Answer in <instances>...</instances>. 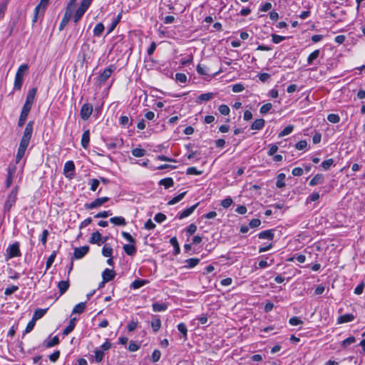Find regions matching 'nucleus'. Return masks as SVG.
Listing matches in <instances>:
<instances>
[{
  "mask_svg": "<svg viewBox=\"0 0 365 365\" xmlns=\"http://www.w3.org/2000/svg\"><path fill=\"white\" fill-rule=\"evenodd\" d=\"M289 322L292 326H297L303 323L300 318L298 317H293L290 318Z\"/></svg>",
  "mask_w": 365,
  "mask_h": 365,
  "instance_id": "obj_57",
  "label": "nucleus"
},
{
  "mask_svg": "<svg viewBox=\"0 0 365 365\" xmlns=\"http://www.w3.org/2000/svg\"><path fill=\"white\" fill-rule=\"evenodd\" d=\"M102 254L104 257H110L113 255V249L108 246V245H106L102 249Z\"/></svg>",
  "mask_w": 365,
  "mask_h": 365,
  "instance_id": "obj_40",
  "label": "nucleus"
},
{
  "mask_svg": "<svg viewBox=\"0 0 365 365\" xmlns=\"http://www.w3.org/2000/svg\"><path fill=\"white\" fill-rule=\"evenodd\" d=\"M197 206H198V203H196L194 205H192L188 208H186L182 212L179 213L178 218L180 220H182L185 217L190 216L195 211V210L197 208Z\"/></svg>",
  "mask_w": 365,
  "mask_h": 365,
  "instance_id": "obj_13",
  "label": "nucleus"
},
{
  "mask_svg": "<svg viewBox=\"0 0 365 365\" xmlns=\"http://www.w3.org/2000/svg\"><path fill=\"white\" fill-rule=\"evenodd\" d=\"M116 275L114 270L106 268L102 273V278L104 282H110L113 280Z\"/></svg>",
  "mask_w": 365,
  "mask_h": 365,
  "instance_id": "obj_12",
  "label": "nucleus"
},
{
  "mask_svg": "<svg viewBox=\"0 0 365 365\" xmlns=\"http://www.w3.org/2000/svg\"><path fill=\"white\" fill-rule=\"evenodd\" d=\"M274 235L273 230H267L259 232L258 235V237L259 239H267L272 240L274 238Z\"/></svg>",
  "mask_w": 365,
  "mask_h": 365,
  "instance_id": "obj_18",
  "label": "nucleus"
},
{
  "mask_svg": "<svg viewBox=\"0 0 365 365\" xmlns=\"http://www.w3.org/2000/svg\"><path fill=\"white\" fill-rule=\"evenodd\" d=\"M285 36H279L277 34H272V41L274 43H279L285 39Z\"/></svg>",
  "mask_w": 365,
  "mask_h": 365,
  "instance_id": "obj_58",
  "label": "nucleus"
},
{
  "mask_svg": "<svg viewBox=\"0 0 365 365\" xmlns=\"http://www.w3.org/2000/svg\"><path fill=\"white\" fill-rule=\"evenodd\" d=\"M93 110V106L91 103H84L80 110L81 118L84 120H88L91 115Z\"/></svg>",
  "mask_w": 365,
  "mask_h": 365,
  "instance_id": "obj_6",
  "label": "nucleus"
},
{
  "mask_svg": "<svg viewBox=\"0 0 365 365\" xmlns=\"http://www.w3.org/2000/svg\"><path fill=\"white\" fill-rule=\"evenodd\" d=\"M186 194V192H183L179 195H178L177 196H175V197H173V199H171L168 202V205H175L176 204L177 202H180L183 197Z\"/></svg>",
  "mask_w": 365,
  "mask_h": 365,
  "instance_id": "obj_37",
  "label": "nucleus"
},
{
  "mask_svg": "<svg viewBox=\"0 0 365 365\" xmlns=\"http://www.w3.org/2000/svg\"><path fill=\"white\" fill-rule=\"evenodd\" d=\"M285 178L286 175L284 173H279L277 176V182H276V186L278 188H283L285 187Z\"/></svg>",
  "mask_w": 365,
  "mask_h": 365,
  "instance_id": "obj_19",
  "label": "nucleus"
},
{
  "mask_svg": "<svg viewBox=\"0 0 365 365\" xmlns=\"http://www.w3.org/2000/svg\"><path fill=\"white\" fill-rule=\"evenodd\" d=\"M319 50H315L311 53L307 58V63L309 65L312 64L313 61L319 57Z\"/></svg>",
  "mask_w": 365,
  "mask_h": 365,
  "instance_id": "obj_34",
  "label": "nucleus"
},
{
  "mask_svg": "<svg viewBox=\"0 0 365 365\" xmlns=\"http://www.w3.org/2000/svg\"><path fill=\"white\" fill-rule=\"evenodd\" d=\"M202 173V171L198 170L195 167H189L186 170L187 175H200Z\"/></svg>",
  "mask_w": 365,
  "mask_h": 365,
  "instance_id": "obj_45",
  "label": "nucleus"
},
{
  "mask_svg": "<svg viewBox=\"0 0 365 365\" xmlns=\"http://www.w3.org/2000/svg\"><path fill=\"white\" fill-rule=\"evenodd\" d=\"M75 164L72 160L67 161L63 168V173L68 179H72L74 176Z\"/></svg>",
  "mask_w": 365,
  "mask_h": 365,
  "instance_id": "obj_7",
  "label": "nucleus"
},
{
  "mask_svg": "<svg viewBox=\"0 0 365 365\" xmlns=\"http://www.w3.org/2000/svg\"><path fill=\"white\" fill-rule=\"evenodd\" d=\"M89 143H90V131H89V130H86L83 132V133L82 135L81 144L84 149H87L89 145Z\"/></svg>",
  "mask_w": 365,
  "mask_h": 365,
  "instance_id": "obj_14",
  "label": "nucleus"
},
{
  "mask_svg": "<svg viewBox=\"0 0 365 365\" xmlns=\"http://www.w3.org/2000/svg\"><path fill=\"white\" fill-rule=\"evenodd\" d=\"M7 349L9 351L14 350V354L13 355L16 356L19 354H24V351L22 346V344H7Z\"/></svg>",
  "mask_w": 365,
  "mask_h": 365,
  "instance_id": "obj_11",
  "label": "nucleus"
},
{
  "mask_svg": "<svg viewBox=\"0 0 365 365\" xmlns=\"http://www.w3.org/2000/svg\"><path fill=\"white\" fill-rule=\"evenodd\" d=\"M161 353L158 349H155L151 356V361L153 363L158 361L160 359Z\"/></svg>",
  "mask_w": 365,
  "mask_h": 365,
  "instance_id": "obj_48",
  "label": "nucleus"
},
{
  "mask_svg": "<svg viewBox=\"0 0 365 365\" xmlns=\"http://www.w3.org/2000/svg\"><path fill=\"white\" fill-rule=\"evenodd\" d=\"M71 19V16H68V14H65L63 15V17L61 20V22L59 25V30L60 31H62L65 26L67 25V24L69 22L70 19Z\"/></svg>",
  "mask_w": 365,
  "mask_h": 365,
  "instance_id": "obj_39",
  "label": "nucleus"
},
{
  "mask_svg": "<svg viewBox=\"0 0 365 365\" xmlns=\"http://www.w3.org/2000/svg\"><path fill=\"white\" fill-rule=\"evenodd\" d=\"M333 159L330 158L322 162V167L324 170H328L333 164Z\"/></svg>",
  "mask_w": 365,
  "mask_h": 365,
  "instance_id": "obj_62",
  "label": "nucleus"
},
{
  "mask_svg": "<svg viewBox=\"0 0 365 365\" xmlns=\"http://www.w3.org/2000/svg\"><path fill=\"white\" fill-rule=\"evenodd\" d=\"M115 65H110L106 68L102 73H100L98 81L100 83H105L111 76L112 73L115 70Z\"/></svg>",
  "mask_w": 365,
  "mask_h": 365,
  "instance_id": "obj_4",
  "label": "nucleus"
},
{
  "mask_svg": "<svg viewBox=\"0 0 365 365\" xmlns=\"http://www.w3.org/2000/svg\"><path fill=\"white\" fill-rule=\"evenodd\" d=\"M104 29V25L102 23L97 24L93 29V35L95 36H100L103 32Z\"/></svg>",
  "mask_w": 365,
  "mask_h": 365,
  "instance_id": "obj_33",
  "label": "nucleus"
},
{
  "mask_svg": "<svg viewBox=\"0 0 365 365\" xmlns=\"http://www.w3.org/2000/svg\"><path fill=\"white\" fill-rule=\"evenodd\" d=\"M153 310L155 312H164L168 309L165 303L155 302L152 304Z\"/></svg>",
  "mask_w": 365,
  "mask_h": 365,
  "instance_id": "obj_21",
  "label": "nucleus"
},
{
  "mask_svg": "<svg viewBox=\"0 0 365 365\" xmlns=\"http://www.w3.org/2000/svg\"><path fill=\"white\" fill-rule=\"evenodd\" d=\"M75 320L76 319H71L69 322V324L63 329L62 334L68 335L70 332H71L75 327Z\"/></svg>",
  "mask_w": 365,
  "mask_h": 365,
  "instance_id": "obj_31",
  "label": "nucleus"
},
{
  "mask_svg": "<svg viewBox=\"0 0 365 365\" xmlns=\"http://www.w3.org/2000/svg\"><path fill=\"white\" fill-rule=\"evenodd\" d=\"M31 109V107L24 105L19 119V122H18V125L19 127H21L24 125Z\"/></svg>",
  "mask_w": 365,
  "mask_h": 365,
  "instance_id": "obj_8",
  "label": "nucleus"
},
{
  "mask_svg": "<svg viewBox=\"0 0 365 365\" xmlns=\"http://www.w3.org/2000/svg\"><path fill=\"white\" fill-rule=\"evenodd\" d=\"M101 234L98 232V231H96L95 232H93L89 240V242L91 243V244H100V242L101 240Z\"/></svg>",
  "mask_w": 365,
  "mask_h": 365,
  "instance_id": "obj_26",
  "label": "nucleus"
},
{
  "mask_svg": "<svg viewBox=\"0 0 365 365\" xmlns=\"http://www.w3.org/2000/svg\"><path fill=\"white\" fill-rule=\"evenodd\" d=\"M88 246H83L81 247L75 248L73 258L76 259H81L88 252Z\"/></svg>",
  "mask_w": 365,
  "mask_h": 365,
  "instance_id": "obj_9",
  "label": "nucleus"
},
{
  "mask_svg": "<svg viewBox=\"0 0 365 365\" xmlns=\"http://www.w3.org/2000/svg\"><path fill=\"white\" fill-rule=\"evenodd\" d=\"M24 77L21 76L19 74H16L14 84V90H20L23 84Z\"/></svg>",
  "mask_w": 365,
  "mask_h": 365,
  "instance_id": "obj_25",
  "label": "nucleus"
},
{
  "mask_svg": "<svg viewBox=\"0 0 365 365\" xmlns=\"http://www.w3.org/2000/svg\"><path fill=\"white\" fill-rule=\"evenodd\" d=\"M46 312L47 309H37L35 310L32 319L36 321L43 317Z\"/></svg>",
  "mask_w": 365,
  "mask_h": 365,
  "instance_id": "obj_28",
  "label": "nucleus"
},
{
  "mask_svg": "<svg viewBox=\"0 0 365 365\" xmlns=\"http://www.w3.org/2000/svg\"><path fill=\"white\" fill-rule=\"evenodd\" d=\"M219 112L224 115H227L230 113V108L225 104L220 105L218 108Z\"/></svg>",
  "mask_w": 365,
  "mask_h": 365,
  "instance_id": "obj_46",
  "label": "nucleus"
},
{
  "mask_svg": "<svg viewBox=\"0 0 365 365\" xmlns=\"http://www.w3.org/2000/svg\"><path fill=\"white\" fill-rule=\"evenodd\" d=\"M33 125H34L33 121H29L26 124L24 131V133H23V136L21 139V141H20V143H19V145L18 148V150H17V153H16V159H15V165H9V166L8 167V169H7L8 175H7V178H6V187L7 188H9L12 184L14 175L16 170V165L19 164L21 162V160H22L23 157L24 156L26 150L29 145V143H30L32 134H33V130H34Z\"/></svg>",
  "mask_w": 365,
  "mask_h": 365,
  "instance_id": "obj_1",
  "label": "nucleus"
},
{
  "mask_svg": "<svg viewBox=\"0 0 365 365\" xmlns=\"http://www.w3.org/2000/svg\"><path fill=\"white\" fill-rule=\"evenodd\" d=\"M320 197L319 193L317 192H312L307 198V202H315Z\"/></svg>",
  "mask_w": 365,
  "mask_h": 365,
  "instance_id": "obj_49",
  "label": "nucleus"
},
{
  "mask_svg": "<svg viewBox=\"0 0 365 365\" xmlns=\"http://www.w3.org/2000/svg\"><path fill=\"white\" fill-rule=\"evenodd\" d=\"M215 96L213 93H206L200 95L197 98L200 101H208L212 99Z\"/></svg>",
  "mask_w": 365,
  "mask_h": 365,
  "instance_id": "obj_35",
  "label": "nucleus"
},
{
  "mask_svg": "<svg viewBox=\"0 0 365 365\" xmlns=\"http://www.w3.org/2000/svg\"><path fill=\"white\" fill-rule=\"evenodd\" d=\"M324 175L321 173H318L309 181V185L310 186H314L322 183L324 182Z\"/></svg>",
  "mask_w": 365,
  "mask_h": 365,
  "instance_id": "obj_17",
  "label": "nucleus"
},
{
  "mask_svg": "<svg viewBox=\"0 0 365 365\" xmlns=\"http://www.w3.org/2000/svg\"><path fill=\"white\" fill-rule=\"evenodd\" d=\"M155 227V224L152 221V220H148L144 224V228L148 230H153Z\"/></svg>",
  "mask_w": 365,
  "mask_h": 365,
  "instance_id": "obj_64",
  "label": "nucleus"
},
{
  "mask_svg": "<svg viewBox=\"0 0 365 365\" xmlns=\"http://www.w3.org/2000/svg\"><path fill=\"white\" fill-rule=\"evenodd\" d=\"M244 89H245V87L242 83H236V84L232 85V91L234 93L242 92V91H244Z\"/></svg>",
  "mask_w": 365,
  "mask_h": 365,
  "instance_id": "obj_60",
  "label": "nucleus"
},
{
  "mask_svg": "<svg viewBox=\"0 0 365 365\" xmlns=\"http://www.w3.org/2000/svg\"><path fill=\"white\" fill-rule=\"evenodd\" d=\"M103 356H104L103 351H101V350H96L95 351L94 358H95V361L96 362H101L103 360Z\"/></svg>",
  "mask_w": 365,
  "mask_h": 365,
  "instance_id": "obj_52",
  "label": "nucleus"
},
{
  "mask_svg": "<svg viewBox=\"0 0 365 365\" xmlns=\"http://www.w3.org/2000/svg\"><path fill=\"white\" fill-rule=\"evenodd\" d=\"M120 18H121V14H120L118 15L116 19L111 24V25L108 28V34L111 33L114 30V29L116 27L117 24L120 21Z\"/></svg>",
  "mask_w": 365,
  "mask_h": 365,
  "instance_id": "obj_55",
  "label": "nucleus"
},
{
  "mask_svg": "<svg viewBox=\"0 0 365 365\" xmlns=\"http://www.w3.org/2000/svg\"><path fill=\"white\" fill-rule=\"evenodd\" d=\"M36 92H37L36 88H32L31 89H30L29 91V93L26 96V102L24 103L25 106L32 107Z\"/></svg>",
  "mask_w": 365,
  "mask_h": 365,
  "instance_id": "obj_10",
  "label": "nucleus"
},
{
  "mask_svg": "<svg viewBox=\"0 0 365 365\" xmlns=\"http://www.w3.org/2000/svg\"><path fill=\"white\" fill-rule=\"evenodd\" d=\"M69 287L68 281H60L58 284V288L59 289L60 294H63Z\"/></svg>",
  "mask_w": 365,
  "mask_h": 365,
  "instance_id": "obj_23",
  "label": "nucleus"
},
{
  "mask_svg": "<svg viewBox=\"0 0 365 365\" xmlns=\"http://www.w3.org/2000/svg\"><path fill=\"white\" fill-rule=\"evenodd\" d=\"M197 230V226L195 224H190L186 229V235L190 237Z\"/></svg>",
  "mask_w": 365,
  "mask_h": 365,
  "instance_id": "obj_47",
  "label": "nucleus"
},
{
  "mask_svg": "<svg viewBox=\"0 0 365 365\" xmlns=\"http://www.w3.org/2000/svg\"><path fill=\"white\" fill-rule=\"evenodd\" d=\"M110 222L115 225L125 226L126 225L125 219L123 217H113L110 219Z\"/></svg>",
  "mask_w": 365,
  "mask_h": 365,
  "instance_id": "obj_20",
  "label": "nucleus"
},
{
  "mask_svg": "<svg viewBox=\"0 0 365 365\" xmlns=\"http://www.w3.org/2000/svg\"><path fill=\"white\" fill-rule=\"evenodd\" d=\"M56 253L55 251L52 252V254L48 257L46 261V269H48L53 263L54 259L56 258Z\"/></svg>",
  "mask_w": 365,
  "mask_h": 365,
  "instance_id": "obj_53",
  "label": "nucleus"
},
{
  "mask_svg": "<svg viewBox=\"0 0 365 365\" xmlns=\"http://www.w3.org/2000/svg\"><path fill=\"white\" fill-rule=\"evenodd\" d=\"M327 120L331 123H337L340 121V117L337 114L330 113L327 116Z\"/></svg>",
  "mask_w": 365,
  "mask_h": 365,
  "instance_id": "obj_42",
  "label": "nucleus"
},
{
  "mask_svg": "<svg viewBox=\"0 0 365 365\" xmlns=\"http://www.w3.org/2000/svg\"><path fill=\"white\" fill-rule=\"evenodd\" d=\"M147 282L148 281L145 279H136L132 282L130 284V288L134 289H139L144 286Z\"/></svg>",
  "mask_w": 365,
  "mask_h": 365,
  "instance_id": "obj_30",
  "label": "nucleus"
},
{
  "mask_svg": "<svg viewBox=\"0 0 365 365\" xmlns=\"http://www.w3.org/2000/svg\"><path fill=\"white\" fill-rule=\"evenodd\" d=\"M20 245L19 242H15L12 245H10L6 252V259H11L16 257H20L21 255L20 249Z\"/></svg>",
  "mask_w": 365,
  "mask_h": 365,
  "instance_id": "obj_3",
  "label": "nucleus"
},
{
  "mask_svg": "<svg viewBox=\"0 0 365 365\" xmlns=\"http://www.w3.org/2000/svg\"><path fill=\"white\" fill-rule=\"evenodd\" d=\"M109 198L108 197H99L90 203L85 204L84 207L87 210H92L101 207L103 204L107 202Z\"/></svg>",
  "mask_w": 365,
  "mask_h": 365,
  "instance_id": "obj_5",
  "label": "nucleus"
},
{
  "mask_svg": "<svg viewBox=\"0 0 365 365\" xmlns=\"http://www.w3.org/2000/svg\"><path fill=\"white\" fill-rule=\"evenodd\" d=\"M159 184L163 185L165 189H168L174 185V181L171 178H166L160 180Z\"/></svg>",
  "mask_w": 365,
  "mask_h": 365,
  "instance_id": "obj_27",
  "label": "nucleus"
},
{
  "mask_svg": "<svg viewBox=\"0 0 365 365\" xmlns=\"http://www.w3.org/2000/svg\"><path fill=\"white\" fill-rule=\"evenodd\" d=\"M99 184V180L96 178L91 179L89 182V185H91L90 190L93 192L96 191Z\"/></svg>",
  "mask_w": 365,
  "mask_h": 365,
  "instance_id": "obj_51",
  "label": "nucleus"
},
{
  "mask_svg": "<svg viewBox=\"0 0 365 365\" xmlns=\"http://www.w3.org/2000/svg\"><path fill=\"white\" fill-rule=\"evenodd\" d=\"M175 79L180 83H185L187 81V76L185 73H177L175 74Z\"/></svg>",
  "mask_w": 365,
  "mask_h": 365,
  "instance_id": "obj_59",
  "label": "nucleus"
},
{
  "mask_svg": "<svg viewBox=\"0 0 365 365\" xmlns=\"http://www.w3.org/2000/svg\"><path fill=\"white\" fill-rule=\"evenodd\" d=\"M28 68L29 67L27 64H21L19 67L16 74H19L21 76L24 77L25 72L28 70Z\"/></svg>",
  "mask_w": 365,
  "mask_h": 365,
  "instance_id": "obj_54",
  "label": "nucleus"
},
{
  "mask_svg": "<svg viewBox=\"0 0 365 365\" xmlns=\"http://www.w3.org/2000/svg\"><path fill=\"white\" fill-rule=\"evenodd\" d=\"M265 121L262 118L256 119L251 125L252 130H262L264 126Z\"/></svg>",
  "mask_w": 365,
  "mask_h": 365,
  "instance_id": "obj_16",
  "label": "nucleus"
},
{
  "mask_svg": "<svg viewBox=\"0 0 365 365\" xmlns=\"http://www.w3.org/2000/svg\"><path fill=\"white\" fill-rule=\"evenodd\" d=\"M154 220L158 222V223H161L163 222H164L165 220H166V215L163 213H161V212H159V213H157L155 217H154Z\"/></svg>",
  "mask_w": 365,
  "mask_h": 365,
  "instance_id": "obj_61",
  "label": "nucleus"
},
{
  "mask_svg": "<svg viewBox=\"0 0 365 365\" xmlns=\"http://www.w3.org/2000/svg\"><path fill=\"white\" fill-rule=\"evenodd\" d=\"M132 154L136 158L143 157L146 154V150L142 148H136L132 150Z\"/></svg>",
  "mask_w": 365,
  "mask_h": 365,
  "instance_id": "obj_36",
  "label": "nucleus"
},
{
  "mask_svg": "<svg viewBox=\"0 0 365 365\" xmlns=\"http://www.w3.org/2000/svg\"><path fill=\"white\" fill-rule=\"evenodd\" d=\"M178 329L180 331V333L182 334L183 340H186L187 339V331L186 325L184 323H180L178 325Z\"/></svg>",
  "mask_w": 365,
  "mask_h": 365,
  "instance_id": "obj_38",
  "label": "nucleus"
},
{
  "mask_svg": "<svg viewBox=\"0 0 365 365\" xmlns=\"http://www.w3.org/2000/svg\"><path fill=\"white\" fill-rule=\"evenodd\" d=\"M233 203V200L230 197H227L223 200L221 201V206H222L224 208H228L231 206V205Z\"/></svg>",
  "mask_w": 365,
  "mask_h": 365,
  "instance_id": "obj_50",
  "label": "nucleus"
},
{
  "mask_svg": "<svg viewBox=\"0 0 365 365\" xmlns=\"http://www.w3.org/2000/svg\"><path fill=\"white\" fill-rule=\"evenodd\" d=\"M123 249L130 256H133L136 253V247L134 245H124Z\"/></svg>",
  "mask_w": 365,
  "mask_h": 365,
  "instance_id": "obj_22",
  "label": "nucleus"
},
{
  "mask_svg": "<svg viewBox=\"0 0 365 365\" xmlns=\"http://www.w3.org/2000/svg\"><path fill=\"white\" fill-rule=\"evenodd\" d=\"M18 187L13 188L7 197L5 202L4 209V212H9L12 206H14L17 200Z\"/></svg>",
  "mask_w": 365,
  "mask_h": 365,
  "instance_id": "obj_2",
  "label": "nucleus"
},
{
  "mask_svg": "<svg viewBox=\"0 0 365 365\" xmlns=\"http://www.w3.org/2000/svg\"><path fill=\"white\" fill-rule=\"evenodd\" d=\"M19 289V287L16 285H12L11 287H8L4 290V294L6 295H11L14 293L16 291Z\"/></svg>",
  "mask_w": 365,
  "mask_h": 365,
  "instance_id": "obj_56",
  "label": "nucleus"
},
{
  "mask_svg": "<svg viewBox=\"0 0 365 365\" xmlns=\"http://www.w3.org/2000/svg\"><path fill=\"white\" fill-rule=\"evenodd\" d=\"M200 262V259L198 258H190L185 260L186 264L185 265V268L190 269L197 266Z\"/></svg>",
  "mask_w": 365,
  "mask_h": 365,
  "instance_id": "obj_24",
  "label": "nucleus"
},
{
  "mask_svg": "<svg viewBox=\"0 0 365 365\" xmlns=\"http://www.w3.org/2000/svg\"><path fill=\"white\" fill-rule=\"evenodd\" d=\"M86 309V303L85 302H81L78 304H76L73 309V314H81L84 312Z\"/></svg>",
  "mask_w": 365,
  "mask_h": 365,
  "instance_id": "obj_32",
  "label": "nucleus"
},
{
  "mask_svg": "<svg viewBox=\"0 0 365 365\" xmlns=\"http://www.w3.org/2000/svg\"><path fill=\"white\" fill-rule=\"evenodd\" d=\"M151 327L154 331H158L161 327V322L160 319H155L151 322Z\"/></svg>",
  "mask_w": 365,
  "mask_h": 365,
  "instance_id": "obj_43",
  "label": "nucleus"
},
{
  "mask_svg": "<svg viewBox=\"0 0 365 365\" xmlns=\"http://www.w3.org/2000/svg\"><path fill=\"white\" fill-rule=\"evenodd\" d=\"M272 103H267L263 105L260 108L259 112L261 114L264 115V114L267 113L272 109Z\"/></svg>",
  "mask_w": 365,
  "mask_h": 365,
  "instance_id": "obj_44",
  "label": "nucleus"
},
{
  "mask_svg": "<svg viewBox=\"0 0 365 365\" xmlns=\"http://www.w3.org/2000/svg\"><path fill=\"white\" fill-rule=\"evenodd\" d=\"M170 243L174 247V255H178L180 253V245H179V243H178V241L176 237H173L170 240Z\"/></svg>",
  "mask_w": 365,
  "mask_h": 365,
  "instance_id": "obj_29",
  "label": "nucleus"
},
{
  "mask_svg": "<svg viewBox=\"0 0 365 365\" xmlns=\"http://www.w3.org/2000/svg\"><path fill=\"white\" fill-rule=\"evenodd\" d=\"M293 129H294V126L292 125H289L286 126L280 132L279 136V137H283V136L287 135L290 134L293 131Z\"/></svg>",
  "mask_w": 365,
  "mask_h": 365,
  "instance_id": "obj_41",
  "label": "nucleus"
},
{
  "mask_svg": "<svg viewBox=\"0 0 365 365\" xmlns=\"http://www.w3.org/2000/svg\"><path fill=\"white\" fill-rule=\"evenodd\" d=\"M85 12L78 9L73 16V21L77 23L82 18Z\"/></svg>",
  "mask_w": 365,
  "mask_h": 365,
  "instance_id": "obj_63",
  "label": "nucleus"
},
{
  "mask_svg": "<svg viewBox=\"0 0 365 365\" xmlns=\"http://www.w3.org/2000/svg\"><path fill=\"white\" fill-rule=\"evenodd\" d=\"M354 319V316L352 314H345L341 315L337 319L338 324H344L353 321Z\"/></svg>",
  "mask_w": 365,
  "mask_h": 365,
  "instance_id": "obj_15",
  "label": "nucleus"
}]
</instances>
